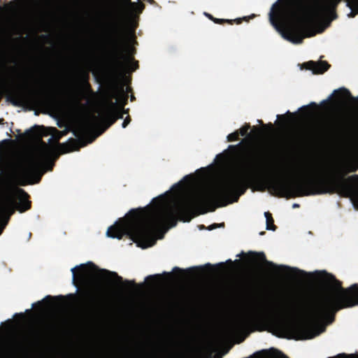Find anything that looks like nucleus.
<instances>
[{"label":"nucleus","instance_id":"obj_29","mask_svg":"<svg viewBox=\"0 0 358 358\" xmlns=\"http://www.w3.org/2000/svg\"><path fill=\"white\" fill-rule=\"evenodd\" d=\"M132 8H136L139 13H141L145 8V5L142 2H139L138 4L136 3V6Z\"/></svg>","mask_w":358,"mask_h":358},{"label":"nucleus","instance_id":"obj_21","mask_svg":"<svg viewBox=\"0 0 358 358\" xmlns=\"http://www.w3.org/2000/svg\"><path fill=\"white\" fill-rule=\"evenodd\" d=\"M334 93L337 99L341 102H344L348 99H352L350 92L345 87L339 88L335 90Z\"/></svg>","mask_w":358,"mask_h":358},{"label":"nucleus","instance_id":"obj_13","mask_svg":"<svg viewBox=\"0 0 358 358\" xmlns=\"http://www.w3.org/2000/svg\"><path fill=\"white\" fill-rule=\"evenodd\" d=\"M263 313L260 311H255L250 316L243 317L235 321L233 327L236 330H245L252 325L261 322L263 320Z\"/></svg>","mask_w":358,"mask_h":358},{"label":"nucleus","instance_id":"obj_45","mask_svg":"<svg viewBox=\"0 0 358 358\" xmlns=\"http://www.w3.org/2000/svg\"><path fill=\"white\" fill-rule=\"evenodd\" d=\"M130 52H131L130 53H131V55H133V54H134V53H135L136 50H135L134 48H132V49H131V50H130Z\"/></svg>","mask_w":358,"mask_h":358},{"label":"nucleus","instance_id":"obj_11","mask_svg":"<svg viewBox=\"0 0 358 358\" xmlns=\"http://www.w3.org/2000/svg\"><path fill=\"white\" fill-rule=\"evenodd\" d=\"M98 270L97 266L92 262H88L87 264H83L71 268L73 273V284L78 286V284L88 285V278L90 275L91 271Z\"/></svg>","mask_w":358,"mask_h":358},{"label":"nucleus","instance_id":"obj_28","mask_svg":"<svg viewBox=\"0 0 358 358\" xmlns=\"http://www.w3.org/2000/svg\"><path fill=\"white\" fill-rule=\"evenodd\" d=\"M159 278V275H150L146 277L145 281L149 282L151 281L152 283L155 282L156 280H158Z\"/></svg>","mask_w":358,"mask_h":358},{"label":"nucleus","instance_id":"obj_40","mask_svg":"<svg viewBox=\"0 0 358 358\" xmlns=\"http://www.w3.org/2000/svg\"><path fill=\"white\" fill-rule=\"evenodd\" d=\"M173 271H178L179 273H182L184 271L182 270L181 268H178V267H175L173 268Z\"/></svg>","mask_w":358,"mask_h":358},{"label":"nucleus","instance_id":"obj_35","mask_svg":"<svg viewBox=\"0 0 358 358\" xmlns=\"http://www.w3.org/2000/svg\"><path fill=\"white\" fill-rule=\"evenodd\" d=\"M55 299V297H52V296L48 295V296H46L43 300L44 301H52Z\"/></svg>","mask_w":358,"mask_h":358},{"label":"nucleus","instance_id":"obj_3","mask_svg":"<svg viewBox=\"0 0 358 358\" xmlns=\"http://www.w3.org/2000/svg\"><path fill=\"white\" fill-rule=\"evenodd\" d=\"M332 285L312 304L308 303L304 294V301L295 300L290 307L294 311L302 312L307 318L303 324H292L290 328L295 334V339H310L319 334L311 326V322L319 321L331 316L334 319L339 310L358 305V285L353 284L348 288L334 276Z\"/></svg>","mask_w":358,"mask_h":358},{"label":"nucleus","instance_id":"obj_12","mask_svg":"<svg viewBox=\"0 0 358 358\" xmlns=\"http://www.w3.org/2000/svg\"><path fill=\"white\" fill-rule=\"evenodd\" d=\"M169 353V347L167 343L161 341L150 345L148 350L141 353V358H166Z\"/></svg>","mask_w":358,"mask_h":358},{"label":"nucleus","instance_id":"obj_38","mask_svg":"<svg viewBox=\"0 0 358 358\" xmlns=\"http://www.w3.org/2000/svg\"><path fill=\"white\" fill-rule=\"evenodd\" d=\"M193 178V176L192 175H187L184 177L185 180H191Z\"/></svg>","mask_w":358,"mask_h":358},{"label":"nucleus","instance_id":"obj_42","mask_svg":"<svg viewBox=\"0 0 358 358\" xmlns=\"http://www.w3.org/2000/svg\"><path fill=\"white\" fill-rule=\"evenodd\" d=\"M277 117H278V119H282L283 120H285V116L284 115H278Z\"/></svg>","mask_w":358,"mask_h":358},{"label":"nucleus","instance_id":"obj_16","mask_svg":"<svg viewBox=\"0 0 358 358\" xmlns=\"http://www.w3.org/2000/svg\"><path fill=\"white\" fill-rule=\"evenodd\" d=\"M99 271L101 273L104 274V275H107L108 277L113 278L117 283L120 284L121 286H120V289L121 290L126 289L129 286H132V287L136 286V284L134 280H123V278L120 275H119L116 272L110 271L106 269H100Z\"/></svg>","mask_w":358,"mask_h":358},{"label":"nucleus","instance_id":"obj_1","mask_svg":"<svg viewBox=\"0 0 358 358\" xmlns=\"http://www.w3.org/2000/svg\"><path fill=\"white\" fill-rule=\"evenodd\" d=\"M246 189L244 178L234 175L208 191L194 193L178 201H170L166 192L153 199L152 207L129 210L124 218H120L108 227L106 234L117 239L128 236L142 248L151 247L160 228L173 227L178 220L189 222L197 215L215 211L217 207L237 202Z\"/></svg>","mask_w":358,"mask_h":358},{"label":"nucleus","instance_id":"obj_37","mask_svg":"<svg viewBox=\"0 0 358 358\" xmlns=\"http://www.w3.org/2000/svg\"><path fill=\"white\" fill-rule=\"evenodd\" d=\"M202 269H203V267H201V266H195V267L190 268L189 270V271H192V270L200 271Z\"/></svg>","mask_w":358,"mask_h":358},{"label":"nucleus","instance_id":"obj_18","mask_svg":"<svg viewBox=\"0 0 358 358\" xmlns=\"http://www.w3.org/2000/svg\"><path fill=\"white\" fill-rule=\"evenodd\" d=\"M305 69L313 71V73L321 74L327 71L330 64L326 61H320L315 62L313 61H309L303 64Z\"/></svg>","mask_w":358,"mask_h":358},{"label":"nucleus","instance_id":"obj_33","mask_svg":"<svg viewBox=\"0 0 358 358\" xmlns=\"http://www.w3.org/2000/svg\"><path fill=\"white\" fill-rule=\"evenodd\" d=\"M59 139V136H58L55 138V137L52 136L49 138L48 141H49V143H50L53 140H55V143H58Z\"/></svg>","mask_w":358,"mask_h":358},{"label":"nucleus","instance_id":"obj_8","mask_svg":"<svg viewBox=\"0 0 358 358\" xmlns=\"http://www.w3.org/2000/svg\"><path fill=\"white\" fill-rule=\"evenodd\" d=\"M17 196L19 203L17 209L21 212H25L31 208V203L29 200V195L21 188L10 189L4 199L0 203V235L8 224L10 216L15 213L14 198Z\"/></svg>","mask_w":358,"mask_h":358},{"label":"nucleus","instance_id":"obj_56","mask_svg":"<svg viewBox=\"0 0 358 358\" xmlns=\"http://www.w3.org/2000/svg\"><path fill=\"white\" fill-rule=\"evenodd\" d=\"M259 123L262 124V120H259Z\"/></svg>","mask_w":358,"mask_h":358},{"label":"nucleus","instance_id":"obj_46","mask_svg":"<svg viewBox=\"0 0 358 358\" xmlns=\"http://www.w3.org/2000/svg\"><path fill=\"white\" fill-rule=\"evenodd\" d=\"M86 86H87V87L90 90H91V86H90V83H87V82L86 83Z\"/></svg>","mask_w":358,"mask_h":358},{"label":"nucleus","instance_id":"obj_34","mask_svg":"<svg viewBox=\"0 0 358 358\" xmlns=\"http://www.w3.org/2000/svg\"><path fill=\"white\" fill-rule=\"evenodd\" d=\"M127 97H128V95H127V94H125V95H124V100H123V101H122V106H121V107H122V108L124 105H126V104H127Z\"/></svg>","mask_w":358,"mask_h":358},{"label":"nucleus","instance_id":"obj_17","mask_svg":"<svg viewBox=\"0 0 358 358\" xmlns=\"http://www.w3.org/2000/svg\"><path fill=\"white\" fill-rule=\"evenodd\" d=\"M322 134L333 138H341L345 134V128L341 123L331 124L330 127L323 131Z\"/></svg>","mask_w":358,"mask_h":358},{"label":"nucleus","instance_id":"obj_2","mask_svg":"<svg viewBox=\"0 0 358 358\" xmlns=\"http://www.w3.org/2000/svg\"><path fill=\"white\" fill-rule=\"evenodd\" d=\"M244 139L237 145H231L229 150L238 165L252 173L268 187L272 195L286 199L310 195L338 194L348 197L356 192L355 183L358 182V175L345 178V170H339L336 175L329 178L304 177L290 181L284 177H272L260 171L259 165L262 153L257 148L243 144Z\"/></svg>","mask_w":358,"mask_h":358},{"label":"nucleus","instance_id":"obj_52","mask_svg":"<svg viewBox=\"0 0 358 358\" xmlns=\"http://www.w3.org/2000/svg\"><path fill=\"white\" fill-rule=\"evenodd\" d=\"M287 115H291V116H292V115H293V114H292V113H291L289 111H287Z\"/></svg>","mask_w":358,"mask_h":358},{"label":"nucleus","instance_id":"obj_10","mask_svg":"<svg viewBox=\"0 0 358 358\" xmlns=\"http://www.w3.org/2000/svg\"><path fill=\"white\" fill-rule=\"evenodd\" d=\"M341 0H318L314 6V13L317 17H331L333 20L336 18V9Z\"/></svg>","mask_w":358,"mask_h":358},{"label":"nucleus","instance_id":"obj_20","mask_svg":"<svg viewBox=\"0 0 358 358\" xmlns=\"http://www.w3.org/2000/svg\"><path fill=\"white\" fill-rule=\"evenodd\" d=\"M206 16H207L210 20L214 22L216 24H224L225 23H228L229 24H233L234 22L236 24H241L243 20H247V17H244L243 18H237L236 20H225V19H220L214 17L212 15L209 13H205Z\"/></svg>","mask_w":358,"mask_h":358},{"label":"nucleus","instance_id":"obj_22","mask_svg":"<svg viewBox=\"0 0 358 358\" xmlns=\"http://www.w3.org/2000/svg\"><path fill=\"white\" fill-rule=\"evenodd\" d=\"M264 215L266 219V229L275 231L276 229V226L274 224V220L271 213L269 212H266Z\"/></svg>","mask_w":358,"mask_h":358},{"label":"nucleus","instance_id":"obj_48","mask_svg":"<svg viewBox=\"0 0 358 358\" xmlns=\"http://www.w3.org/2000/svg\"><path fill=\"white\" fill-rule=\"evenodd\" d=\"M180 185V182L173 185V188L178 187Z\"/></svg>","mask_w":358,"mask_h":358},{"label":"nucleus","instance_id":"obj_39","mask_svg":"<svg viewBox=\"0 0 358 358\" xmlns=\"http://www.w3.org/2000/svg\"><path fill=\"white\" fill-rule=\"evenodd\" d=\"M264 127H268L270 130H273V126L272 123H268V124H264Z\"/></svg>","mask_w":358,"mask_h":358},{"label":"nucleus","instance_id":"obj_54","mask_svg":"<svg viewBox=\"0 0 358 358\" xmlns=\"http://www.w3.org/2000/svg\"><path fill=\"white\" fill-rule=\"evenodd\" d=\"M227 262H230V263H231V262H231V259H229V260L227 261Z\"/></svg>","mask_w":358,"mask_h":358},{"label":"nucleus","instance_id":"obj_31","mask_svg":"<svg viewBox=\"0 0 358 358\" xmlns=\"http://www.w3.org/2000/svg\"><path fill=\"white\" fill-rule=\"evenodd\" d=\"M131 122V117L129 116H127L122 122V127L125 128Z\"/></svg>","mask_w":358,"mask_h":358},{"label":"nucleus","instance_id":"obj_36","mask_svg":"<svg viewBox=\"0 0 358 358\" xmlns=\"http://www.w3.org/2000/svg\"><path fill=\"white\" fill-rule=\"evenodd\" d=\"M125 3H129L131 7H134L136 6V3L131 2V0H124Z\"/></svg>","mask_w":358,"mask_h":358},{"label":"nucleus","instance_id":"obj_44","mask_svg":"<svg viewBox=\"0 0 358 358\" xmlns=\"http://www.w3.org/2000/svg\"><path fill=\"white\" fill-rule=\"evenodd\" d=\"M292 207H293L294 208H299V204H298V203H294V204H293V206H292Z\"/></svg>","mask_w":358,"mask_h":358},{"label":"nucleus","instance_id":"obj_27","mask_svg":"<svg viewBox=\"0 0 358 358\" xmlns=\"http://www.w3.org/2000/svg\"><path fill=\"white\" fill-rule=\"evenodd\" d=\"M239 136H240V135L236 130L234 132H233L227 136V141H229V142L236 141L238 140Z\"/></svg>","mask_w":358,"mask_h":358},{"label":"nucleus","instance_id":"obj_49","mask_svg":"<svg viewBox=\"0 0 358 358\" xmlns=\"http://www.w3.org/2000/svg\"><path fill=\"white\" fill-rule=\"evenodd\" d=\"M308 106H303L301 109H304V110H307L308 109Z\"/></svg>","mask_w":358,"mask_h":358},{"label":"nucleus","instance_id":"obj_9","mask_svg":"<svg viewBox=\"0 0 358 358\" xmlns=\"http://www.w3.org/2000/svg\"><path fill=\"white\" fill-rule=\"evenodd\" d=\"M90 126V122H87L85 125L78 129L73 131L75 136L78 139L71 138L65 143L59 145L62 153H68L75 150H78L80 148L85 146L87 143L84 138H80L88 130Z\"/></svg>","mask_w":358,"mask_h":358},{"label":"nucleus","instance_id":"obj_57","mask_svg":"<svg viewBox=\"0 0 358 358\" xmlns=\"http://www.w3.org/2000/svg\"><path fill=\"white\" fill-rule=\"evenodd\" d=\"M357 357H358V355H357Z\"/></svg>","mask_w":358,"mask_h":358},{"label":"nucleus","instance_id":"obj_19","mask_svg":"<svg viewBox=\"0 0 358 358\" xmlns=\"http://www.w3.org/2000/svg\"><path fill=\"white\" fill-rule=\"evenodd\" d=\"M85 295L90 296V303L87 308L89 312L92 314L99 313L102 308V301L101 299L90 294L88 290L85 292Z\"/></svg>","mask_w":358,"mask_h":358},{"label":"nucleus","instance_id":"obj_30","mask_svg":"<svg viewBox=\"0 0 358 358\" xmlns=\"http://www.w3.org/2000/svg\"><path fill=\"white\" fill-rule=\"evenodd\" d=\"M340 357L355 358V355L352 354L348 355L346 354L343 353V354H339L336 357H329V358H340Z\"/></svg>","mask_w":358,"mask_h":358},{"label":"nucleus","instance_id":"obj_14","mask_svg":"<svg viewBox=\"0 0 358 358\" xmlns=\"http://www.w3.org/2000/svg\"><path fill=\"white\" fill-rule=\"evenodd\" d=\"M124 84L120 83L115 80L110 86V87L104 92L107 101L112 108L116 106L117 102H113V99H117L118 96L124 93Z\"/></svg>","mask_w":358,"mask_h":358},{"label":"nucleus","instance_id":"obj_32","mask_svg":"<svg viewBox=\"0 0 358 358\" xmlns=\"http://www.w3.org/2000/svg\"><path fill=\"white\" fill-rule=\"evenodd\" d=\"M277 353L278 355L281 357V358H289L287 356H286L285 355H284L282 352L278 350H274Z\"/></svg>","mask_w":358,"mask_h":358},{"label":"nucleus","instance_id":"obj_43","mask_svg":"<svg viewBox=\"0 0 358 358\" xmlns=\"http://www.w3.org/2000/svg\"><path fill=\"white\" fill-rule=\"evenodd\" d=\"M205 267L211 268L213 265L208 263L205 265Z\"/></svg>","mask_w":358,"mask_h":358},{"label":"nucleus","instance_id":"obj_25","mask_svg":"<svg viewBox=\"0 0 358 358\" xmlns=\"http://www.w3.org/2000/svg\"><path fill=\"white\" fill-rule=\"evenodd\" d=\"M110 113H112V116L115 117L116 120H117L119 119H122L123 118L124 113H128V109L127 110H125L124 109H123V110H113Z\"/></svg>","mask_w":358,"mask_h":358},{"label":"nucleus","instance_id":"obj_50","mask_svg":"<svg viewBox=\"0 0 358 358\" xmlns=\"http://www.w3.org/2000/svg\"><path fill=\"white\" fill-rule=\"evenodd\" d=\"M135 99V96L134 95L131 96V101H134Z\"/></svg>","mask_w":358,"mask_h":358},{"label":"nucleus","instance_id":"obj_41","mask_svg":"<svg viewBox=\"0 0 358 358\" xmlns=\"http://www.w3.org/2000/svg\"><path fill=\"white\" fill-rule=\"evenodd\" d=\"M43 301H38L37 303L32 305L33 307H35V306H41L42 305Z\"/></svg>","mask_w":358,"mask_h":358},{"label":"nucleus","instance_id":"obj_51","mask_svg":"<svg viewBox=\"0 0 358 358\" xmlns=\"http://www.w3.org/2000/svg\"><path fill=\"white\" fill-rule=\"evenodd\" d=\"M95 139V137H93V138H92L90 141H89L88 142H87V143H92L93 141V140Z\"/></svg>","mask_w":358,"mask_h":358},{"label":"nucleus","instance_id":"obj_23","mask_svg":"<svg viewBox=\"0 0 358 358\" xmlns=\"http://www.w3.org/2000/svg\"><path fill=\"white\" fill-rule=\"evenodd\" d=\"M40 132V127L35 125L31 129L26 131L25 134L27 135L29 138H34L38 136Z\"/></svg>","mask_w":358,"mask_h":358},{"label":"nucleus","instance_id":"obj_6","mask_svg":"<svg viewBox=\"0 0 358 358\" xmlns=\"http://www.w3.org/2000/svg\"><path fill=\"white\" fill-rule=\"evenodd\" d=\"M103 34L104 41L111 50L110 69L116 78H122L124 76L130 62H132V71H136L138 68V62L133 57H128L126 54L127 38L120 22L115 20L109 23Z\"/></svg>","mask_w":358,"mask_h":358},{"label":"nucleus","instance_id":"obj_4","mask_svg":"<svg viewBox=\"0 0 358 358\" xmlns=\"http://www.w3.org/2000/svg\"><path fill=\"white\" fill-rule=\"evenodd\" d=\"M303 2V0H278L269 13L271 24L284 38L295 44L315 35L308 20L301 15Z\"/></svg>","mask_w":358,"mask_h":358},{"label":"nucleus","instance_id":"obj_5","mask_svg":"<svg viewBox=\"0 0 358 358\" xmlns=\"http://www.w3.org/2000/svg\"><path fill=\"white\" fill-rule=\"evenodd\" d=\"M54 154L55 150L42 141L38 154L23 160L12 171V181L21 186L39 182L46 171L52 170L55 159L51 158Z\"/></svg>","mask_w":358,"mask_h":358},{"label":"nucleus","instance_id":"obj_53","mask_svg":"<svg viewBox=\"0 0 358 358\" xmlns=\"http://www.w3.org/2000/svg\"><path fill=\"white\" fill-rule=\"evenodd\" d=\"M4 121V120L2 118V119H0V124H3V122Z\"/></svg>","mask_w":358,"mask_h":358},{"label":"nucleus","instance_id":"obj_7","mask_svg":"<svg viewBox=\"0 0 358 358\" xmlns=\"http://www.w3.org/2000/svg\"><path fill=\"white\" fill-rule=\"evenodd\" d=\"M3 95L6 96V101L14 106H22L25 103H30L35 106H44L55 99V92L47 85L31 90L27 87L12 89L3 83L0 88V101Z\"/></svg>","mask_w":358,"mask_h":358},{"label":"nucleus","instance_id":"obj_55","mask_svg":"<svg viewBox=\"0 0 358 358\" xmlns=\"http://www.w3.org/2000/svg\"><path fill=\"white\" fill-rule=\"evenodd\" d=\"M217 358H222V356H221V355H219V356H217Z\"/></svg>","mask_w":358,"mask_h":358},{"label":"nucleus","instance_id":"obj_15","mask_svg":"<svg viewBox=\"0 0 358 358\" xmlns=\"http://www.w3.org/2000/svg\"><path fill=\"white\" fill-rule=\"evenodd\" d=\"M248 256L250 258V259L252 261V262H262L263 263H264L266 266L272 268H283L285 270H292L294 271V272L296 273H303V271L298 269V268H291L289 266H278L277 265H275L274 263H273L272 262H270V261H268L266 258V255L265 254L262 252H252V251H250L248 253Z\"/></svg>","mask_w":358,"mask_h":358},{"label":"nucleus","instance_id":"obj_24","mask_svg":"<svg viewBox=\"0 0 358 358\" xmlns=\"http://www.w3.org/2000/svg\"><path fill=\"white\" fill-rule=\"evenodd\" d=\"M116 119L115 118V117H113L112 116V113H110L108 116L106 117V126H105V128L103 129V131L102 132H103L105 130H106L107 129H108L110 126H112L113 124H115V122H116Z\"/></svg>","mask_w":358,"mask_h":358},{"label":"nucleus","instance_id":"obj_26","mask_svg":"<svg viewBox=\"0 0 358 358\" xmlns=\"http://www.w3.org/2000/svg\"><path fill=\"white\" fill-rule=\"evenodd\" d=\"M250 129V125L248 123H245L240 129L237 130L239 135L241 136H245L248 134V130Z\"/></svg>","mask_w":358,"mask_h":358},{"label":"nucleus","instance_id":"obj_47","mask_svg":"<svg viewBox=\"0 0 358 358\" xmlns=\"http://www.w3.org/2000/svg\"><path fill=\"white\" fill-rule=\"evenodd\" d=\"M310 106L317 107V104L315 102H312Z\"/></svg>","mask_w":358,"mask_h":358}]
</instances>
